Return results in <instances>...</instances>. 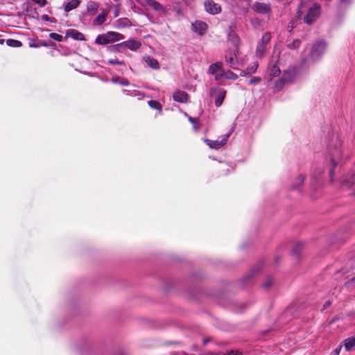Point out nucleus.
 <instances>
[{"instance_id": "obj_34", "label": "nucleus", "mask_w": 355, "mask_h": 355, "mask_svg": "<svg viewBox=\"0 0 355 355\" xmlns=\"http://www.w3.org/2000/svg\"><path fill=\"white\" fill-rule=\"evenodd\" d=\"M303 246L302 243H297L293 249V254L297 257L299 256L303 249Z\"/></svg>"}, {"instance_id": "obj_48", "label": "nucleus", "mask_w": 355, "mask_h": 355, "mask_svg": "<svg viewBox=\"0 0 355 355\" xmlns=\"http://www.w3.org/2000/svg\"><path fill=\"white\" fill-rule=\"evenodd\" d=\"M5 42V40L0 37V44L3 45Z\"/></svg>"}, {"instance_id": "obj_40", "label": "nucleus", "mask_w": 355, "mask_h": 355, "mask_svg": "<svg viewBox=\"0 0 355 355\" xmlns=\"http://www.w3.org/2000/svg\"><path fill=\"white\" fill-rule=\"evenodd\" d=\"M261 81V78L259 77H252L250 80H249V85H254V84H258Z\"/></svg>"}, {"instance_id": "obj_32", "label": "nucleus", "mask_w": 355, "mask_h": 355, "mask_svg": "<svg viewBox=\"0 0 355 355\" xmlns=\"http://www.w3.org/2000/svg\"><path fill=\"white\" fill-rule=\"evenodd\" d=\"M259 64L257 62H253V64L251 66H249L247 67L248 73H249V76H251V74L255 73L258 69Z\"/></svg>"}, {"instance_id": "obj_31", "label": "nucleus", "mask_w": 355, "mask_h": 355, "mask_svg": "<svg viewBox=\"0 0 355 355\" xmlns=\"http://www.w3.org/2000/svg\"><path fill=\"white\" fill-rule=\"evenodd\" d=\"M301 41L299 39L294 40L291 43L287 44V47L289 49H297L300 47Z\"/></svg>"}, {"instance_id": "obj_49", "label": "nucleus", "mask_w": 355, "mask_h": 355, "mask_svg": "<svg viewBox=\"0 0 355 355\" xmlns=\"http://www.w3.org/2000/svg\"><path fill=\"white\" fill-rule=\"evenodd\" d=\"M291 29H292V28H294V26H295V23H294V22H293V21H291Z\"/></svg>"}, {"instance_id": "obj_15", "label": "nucleus", "mask_w": 355, "mask_h": 355, "mask_svg": "<svg viewBox=\"0 0 355 355\" xmlns=\"http://www.w3.org/2000/svg\"><path fill=\"white\" fill-rule=\"evenodd\" d=\"M268 73L270 79L272 80L273 78L277 77L280 74L281 70L276 64L270 63L268 67Z\"/></svg>"}, {"instance_id": "obj_20", "label": "nucleus", "mask_w": 355, "mask_h": 355, "mask_svg": "<svg viewBox=\"0 0 355 355\" xmlns=\"http://www.w3.org/2000/svg\"><path fill=\"white\" fill-rule=\"evenodd\" d=\"M80 3V0H70L69 2H67L64 6V11L66 12H69V11L72 10L73 9L76 8L79 6Z\"/></svg>"}, {"instance_id": "obj_38", "label": "nucleus", "mask_w": 355, "mask_h": 355, "mask_svg": "<svg viewBox=\"0 0 355 355\" xmlns=\"http://www.w3.org/2000/svg\"><path fill=\"white\" fill-rule=\"evenodd\" d=\"M273 284V279L271 277H269L267 278V279L265 281V282L263 284V286L268 289Z\"/></svg>"}, {"instance_id": "obj_47", "label": "nucleus", "mask_w": 355, "mask_h": 355, "mask_svg": "<svg viewBox=\"0 0 355 355\" xmlns=\"http://www.w3.org/2000/svg\"><path fill=\"white\" fill-rule=\"evenodd\" d=\"M331 162H332V164L334 165V166H336L337 164L336 163V162H335L334 158L331 159Z\"/></svg>"}, {"instance_id": "obj_51", "label": "nucleus", "mask_w": 355, "mask_h": 355, "mask_svg": "<svg viewBox=\"0 0 355 355\" xmlns=\"http://www.w3.org/2000/svg\"><path fill=\"white\" fill-rule=\"evenodd\" d=\"M177 13H178V15H180V14H181V10H177Z\"/></svg>"}, {"instance_id": "obj_11", "label": "nucleus", "mask_w": 355, "mask_h": 355, "mask_svg": "<svg viewBox=\"0 0 355 355\" xmlns=\"http://www.w3.org/2000/svg\"><path fill=\"white\" fill-rule=\"evenodd\" d=\"M229 135H225L221 140H211L209 139H205V143L209 146L211 148L218 149L223 146L227 140Z\"/></svg>"}, {"instance_id": "obj_46", "label": "nucleus", "mask_w": 355, "mask_h": 355, "mask_svg": "<svg viewBox=\"0 0 355 355\" xmlns=\"http://www.w3.org/2000/svg\"><path fill=\"white\" fill-rule=\"evenodd\" d=\"M341 4L349 5L351 3V0H339Z\"/></svg>"}, {"instance_id": "obj_41", "label": "nucleus", "mask_w": 355, "mask_h": 355, "mask_svg": "<svg viewBox=\"0 0 355 355\" xmlns=\"http://www.w3.org/2000/svg\"><path fill=\"white\" fill-rule=\"evenodd\" d=\"M347 286L349 288H354L355 287V277L347 282Z\"/></svg>"}, {"instance_id": "obj_5", "label": "nucleus", "mask_w": 355, "mask_h": 355, "mask_svg": "<svg viewBox=\"0 0 355 355\" xmlns=\"http://www.w3.org/2000/svg\"><path fill=\"white\" fill-rule=\"evenodd\" d=\"M209 72L211 74L215 75V79L216 80L223 78L225 74V71L223 68V64L220 62L211 64L209 67Z\"/></svg>"}, {"instance_id": "obj_39", "label": "nucleus", "mask_w": 355, "mask_h": 355, "mask_svg": "<svg viewBox=\"0 0 355 355\" xmlns=\"http://www.w3.org/2000/svg\"><path fill=\"white\" fill-rule=\"evenodd\" d=\"M220 355H243V353L239 350H230L225 353H222Z\"/></svg>"}, {"instance_id": "obj_13", "label": "nucleus", "mask_w": 355, "mask_h": 355, "mask_svg": "<svg viewBox=\"0 0 355 355\" xmlns=\"http://www.w3.org/2000/svg\"><path fill=\"white\" fill-rule=\"evenodd\" d=\"M123 42L125 49H128L134 51L138 50L141 46V42L135 40H129Z\"/></svg>"}, {"instance_id": "obj_2", "label": "nucleus", "mask_w": 355, "mask_h": 355, "mask_svg": "<svg viewBox=\"0 0 355 355\" xmlns=\"http://www.w3.org/2000/svg\"><path fill=\"white\" fill-rule=\"evenodd\" d=\"M271 40V35L269 32L263 34L261 40L258 42L256 48L255 55L259 58L264 57L266 52V46Z\"/></svg>"}, {"instance_id": "obj_8", "label": "nucleus", "mask_w": 355, "mask_h": 355, "mask_svg": "<svg viewBox=\"0 0 355 355\" xmlns=\"http://www.w3.org/2000/svg\"><path fill=\"white\" fill-rule=\"evenodd\" d=\"M225 62L227 66L233 69H236V66L239 64V60L237 59L236 52L234 51H228L225 55Z\"/></svg>"}, {"instance_id": "obj_7", "label": "nucleus", "mask_w": 355, "mask_h": 355, "mask_svg": "<svg viewBox=\"0 0 355 355\" xmlns=\"http://www.w3.org/2000/svg\"><path fill=\"white\" fill-rule=\"evenodd\" d=\"M208 28L207 24L202 21H196L192 23V30L198 35L202 36L205 34Z\"/></svg>"}, {"instance_id": "obj_6", "label": "nucleus", "mask_w": 355, "mask_h": 355, "mask_svg": "<svg viewBox=\"0 0 355 355\" xmlns=\"http://www.w3.org/2000/svg\"><path fill=\"white\" fill-rule=\"evenodd\" d=\"M216 93L218 94V96L216 98L214 103H215L216 107H218L223 104V101L225 98L227 92L224 89H218L217 88H215V87L211 88V89H210L211 96H214Z\"/></svg>"}, {"instance_id": "obj_22", "label": "nucleus", "mask_w": 355, "mask_h": 355, "mask_svg": "<svg viewBox=\"0 0 355 355\" xmlns=\"http://www.w3.org/2000/svg\"><path fill=\"white\" fill-rule=\"evenodd\" d=\"M217 174L218 176L226 175L230 173V167L227 164H220L217 168Z\"/></svg>"}, {"instance_id": "obj_12", "label": "nucleus", "mask_w": 355, "mask_h": 355, "mask_svg": "<svg viewBox=\"0 0 355 355\" xmlns=\"http://www.w3.org/2000/svg\"><path fill=\"white\" fill-rule=\"evenodd\" d=\"M173 98L175 101L184 103L188 101L189 94L184 91L178 90L174 92Z\"/></svg>"}, {"instance_id": "obj_33", "label": "nucleus", "mask_w": 355, "mask_h": 355, "mask_svg": "<svg viewBox=\"0 0 355 355\" xmlns=\"http://www.w3.org/2000/svg\"><path fill=\"white\" fill-rule=\"evenodd\" d=\"M223 78H225L227 79H232L233 80H236L238 79L239 76L237 74L234 73V72L231 71H225V74L223 76Z\"/></svg>"}, {"instance_id": "obj_21", "label": "nucleus", "mask_w": 355, "mask_h": 355, "mask_svg": "<svg viewBox=\"0 0 355 355\" xmlns=\"http://www.w3.org/2000/svg\"><path fill=\"white\" fill-rule=\"evenodd\" d=\"M107 15V13L103 10L102 14L98 15L94 18L93 24L98 26L103 24L106 20Z\"/></svg>"}, {"instance_id": "obj_50", "label": "nucleus", "mask_w": 355, "mask_h": 355, "mask_svg": "<svg viewBox=\"0 0 355 355\" xmlns=\"http://www.w3.org/2000/svg\"><path fill=\"white\" fill-rule=\"evenodd\" d=\"M329 173H330L331 175H334V169H331Z\"/></svg>"}, {"instance_id": "obj_3", "label": "nucleus", "mask_w": 355, "mask_h": 355, "mask_svg": "<svg viewBox=\"0 0 355 355\" xmlns=\"http://www.w3.org/2000/svg\"><path fill=\"white\" fill-rule=\"evenodd\" d=\"M137 1L144 8L150 7L155 11L164 15L168 12L167 8L156 0H137Z\"/></svg>"}, {"instance_id": "obj_30", "label": "nucleus", "mask_w": 355, "mask_h": 355, "mask_svg": "<svg viewBox=\"0 0 355 355\" xmlns=\"http://www.w3.org/2000/svg\"><path fill=\"white\" fill-rule=\"evenodd\" d=\"M286 82L283 80V78L281 77L280 78H279L275 83V85H274V92H279V90H281L284 84L286 83Z\"/></svg>"}, {"instance_id": "obj_19", "label": "nucleus", "mask_w": 355, "mask_h": 355, "mask_svg": "<svg viewBox=\"0 0 355 355\" xmlns=\"http://www.w3.org/2000/svg\"><path fill=\"white\" fill-rule=\"evenodd\" d=\"M305 178H306L305 175H304L302 174H300L296 178L295 182L293 184V185L291 187V189L293 190H297V189H299L301 187V186L303 184Z\"/></svg>"}, {"instance_id": "obj_4", "label": "nucleus", "mask_w": 355, "mask_h": 355, "mask_svg": "<svg viewBox=\"0 0 355 355\" xmlns=\"http://www.w3.org/2000/svg\"><path fill=\"white\" fill-rule=\"evenodd\" d=\"M320 15V6L315 3L312 7H311L306 16L304 17V21L311 25L316 21Z\"/></svg>"}, {"instance_id": "obj_52", "label": "nucleus", "mask_w": 355, "mask_h": 355, "mask_svg": "<svg viewBox=\"0 0 355 355\" xmlns=\"http://www.w3.org/2000/svg\"><path fill=\"white\" fill-rule=\"evenodd\" d=\"M0 37H1V35H0Z\"/></svg>"}, {"instance_id": "obj_24", "label": "nucleus", "mask_w": 355, "mask_h": 355, "mask_svg": "<svg viewBox=\"0 0 355 355\" xmlns=\"http://www.w3.org/2000/svg\"><path fill=\"white\" fill-rule=\"evenodd\" d=\"M95 42L99 45H105L110 44L106 33L103 35H98L96 38Z\"/></svg>"}, {"instance_id": "obj_45", "label": "nucleus", "mask_w": 355, "mask_h": 355, "mask_svg": "<svg viewBox=\"0 0 355 355\" xmlns=\"http://www.w3.org/2000/svg\"><path fill=\"white\" fill-rule=\"evenodd\" d=\"M331 304V302L330 300L327 301L323 305V309H327Z\"/></svg>"}, {"instance_id": "obj_9", "label": "nucleus", "mask_w": 355, "mask_h": 355, "mask_svg": "<svg viewBox=\"0 0 355 355\" xmlns=\"http://www.w3.org/2000/svg\"><path fill=\"white\" fill-rule=\"evenodd\" d=\"M252 9L260 14H268L271 12V8L270 4H267L263 2H255L253 4Z\"/></svg>"}, {"instance_id": "obj_27", "label": "nucleus", "mask_w": 355, "mask_h": 355, "mask_svg": "<svg viewBox=\"0 0 355 355\" xmlns=\"http://www.w3.org/2000/svg\"><path fill=\"white\" fill-rule=\"evenodd\" d=\"M6 44L10 47L18 48L22 46L21 42L17 40L8 39L6 41Z\"/></svg>"}, {"instance_id": "obj_28", "label": "nucleus", "mask_w": 355, "mask_h": 355, "mask_svg": "<svg viewBox=\"0 0 355 355\" xmlns=\"http://www.w3.org/2000/svg\"><path fill=\"white\" fill-rule=\"evenodd\" d=\"M108 49L112 52H119V53H120V52H122L123 50L125 48H124L123 42H121V43L115 44V45L110 46L108 47Z\"/></svg>"}, {"instance_id": "obj_25", "label": "nucleus", "mask_w": 355, "mask_h": 355, "mask_svg": "<svg viewBox=\"0 0 355 355\" xmlns=\"http://www.w3.org/2000/svg\"><path fill=\"white\" fill-rule=\"evenodd\" d=\"M148 105L152 108L158 110L160 113L162 112V104L155 100H150L148 102Z\"/></svg>"}, {"instance_id": "obj_18", "label": "nucleus", "mask_w": 355, "mask_h": 355, "mask_svg": "<svg viewBox=\"0 0 355 355\" xmlns=\"http://www.w3.org/2000/svg\"><path fill=\"white\" fill-rule=\"evenodd\" d=\"M145 62L147 63V64L153 69H159V63L157 61V59L147 56L144 58Z\"/></svg>"}, {"instance_id": "obj_35", "label": "nucleus", "mask_w": 355, "mask_h": 355, "mask_svg": "<svg viewBox=\"0 0 355 355\" xmlns=\"http://www.w3.org/2000/svg\"><path fill=\"white\" fill-rule=\"evenodd\" d=\"M189 121L193 125L195 130H198L200 128V122L198 118H193L191 116H189Z\"/></svg>"}, {"instance_id": "obj_44", "label": "nucleus", "mask_w": 355, "mask_h": 355, "mask_svg": "<svg viewBox=\"0 0 355 355\" xmlns=\"http://www.w3.org/2000/svg\"><path fill=\"white\" fill-rule=\"evenodd\" d=\"M240 76H249V73H248L247 69H246L245 70H242V71H241Z\"/></svg>"}, {"instance_id": "obj_17", "label": "nucleus", "mask_w": 355, "mask_h": 355, "mask_svg": "<svg viewBox=\"0 0 355 355\" xmlns=\"http://www.w3.org/2000/svg\"><path fill=\"white\" fill-rule=\"evenodd\" d=\"M106 35L108 37L110 43L120 41L125 38L123 34L114 31H109L106 33Z\"/></svg>"}, {"instance_id": "obj_29", "label": "nucleus", "mask_w": 355, "mask_h": 355, "mask_svg": "<svg viewBox=\"0 0 355 355\" xmlns=\"http://www.w3.org/2000/svg\"><path fill=\"white\" fill-rule=\"evenodd\" d=\"M355 346V338L351 337L345 340V347L346 350L350 351Z\"/></svg>"}, {"instance_id": "obj_43", "label": "nucleus", "mask_w": 355, "mask_h": 355, "mask_svg": "<svg viewBox=\"0 0 355 355\" xmlns=\"http://www.w3.org/2000/svg\"><path fill=\"white\" fill-rule=\"evenodd\" d=\"M42 19L44 21H51V22H53L55 21V19H51V18L50 17H49L47 15H44L42 16Z\"/></svg>"}, {"instance_id": "obj_42", "label": "nucleus", "mask_w": 355, "mask_h": 355, "mask_svg": "<svg viewBox=\"0 0 355 355\" xmlns=\"http://www.w3.org/2000/svg\"><path fill=\"white\" fill-rule=\"evenodd\" d=\"M33 1H35L37 4H39L41 6H44L46 4H47L46 0H32Z\"/></svg>"}, {"instance_id": "obj_37", "label": "nucleus", "mask_w": 355, "mask_h": 355, "mask_svg": "<svg viewBox=\"0 0 355 355\" xmlns=\"http://www.w3.org/2000/svg\"><path fill=\"white\" fill-rule=\"evenodd\" d=\"M49 37H50V38H51L55 41H58V42H62L63 40V37L61 35H59L55 33H51L49 35Z\"/></svg>"}, {"instance_id": "obj_23", "label": "nucleus", "mask_w": 355, "mask_h": 355, "mask_svg": "<svg viewBox=\"0 0 355 355\" xmlns=\"http://www.w3.org/2000/svg\"><path fill=\"white\" fill-rule=\"evenodd\" d=\"M111 80L113 83H118L122 86L129 85V81L128 79L125 78H121L118 76H113Z\"/></svg>"}, {"instance_id": "obj_14", "label": "nucleus", "mask_w": 355, "mask_h": 355, "mask_svg": "<svg viewBox=\"0 0 355 355\" xmlns=\"http://www.w3.org/2000/svg\"><path fill=\"white\" fill-rule=\"evenodd\" d=\"M66 36L75 40L83 41L85 40V35L82 33L75 29H70L67 31Z\"/></svg>"}, {"instance_id": "obj_16", "label": "nucleus", "mask_w": 355, "mask_h": 355, "mask_svg": "<svg viewBox=\"0 0 355 355\" xmlns=\"http://www.w3.org/2000/svg\"><path fill=\"white\" fill-rule=\"evenodd\" d=\"M295 69L294 67H288L286 70L284 71L282 78L286 83L292 81L295 76Z\"/></svg>"}, {"instance_id": "obj_1", "label": "nucleus", "mask_w": 355, "mask_h": 355, "mask_svg": "<svg viewBox=\"0 0 355 355\" xmlns=\"http://www.w3.org/2000/svg\"><path fill=\"white\" fill-rule=\"evenodd\" d=\"M327 43L324 40H318L312 46L310 53L311 58L313 62L318 61L325 53Z\"/></svg>"}, {"instance_id": "obj_10", "label": "nucleus", "mask_w": 355, "mask_h": 355, "mask_svg": "<svg viewBox=\"0 0 355 355\" xmlns=\"http://www.w3.org/2000/svg\"><path fill=\"white\" fill-rule=\"evenodd\" d=\"M205 8L206 11L211 15L218 14L221 11L220 6L212 0L205 1Z\"/></svg>"}, {"instance_id": "obj_36", "label": "nucleus", "mask_w": 355, "mask_h": 355, "mask_svg": "<svg viewBox=\"0 0 355 355\" xmlns=\"http://www.w3.org/2000/svg\"><path fill=\"white\" fill-rule=\"evenodd\" d=\"M107 62L110 64H119V65H125V62L123 60H119L116 58L110 59Z\"/></svg>"}, {"instance_id": "obj_26", "label": "nucleus", "mask_w": 355, "mask_h": 355, "mask_svg": "<svg viewBox=\"0 0 355 355\" xmlns=\"http://www.w3.org/2000/svg\"><path fill=\"white\" fill-rule=\"evenodd\" d=\"M99 7V3L95 1H89L87 6V10L88 12L93 14Z\"/></svg>"}]
</instances>
